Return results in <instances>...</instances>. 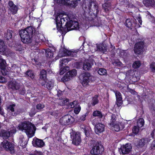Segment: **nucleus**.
Segmentation results:
<instances>
[{
    "label": "nucleus",
    "mask_w": 155,
    "mask_h": 155,
    "mask_svg": "<svg viewBox=\"0 0 155 155\" xmlns=\"http://www.w3.org/2000/svg\"><path fill=\"white\" fill-rule=\"evenodd\" d=\"M34 32V28L31 26L28 27L24 30H21L19 32V35L21 41L25 43L31 42L33 40V37L32 35Z\"/></svg>",
    "instance_id": "obj_1"
},
{
    "label": "nucleus",
    "mask_w": 155,
    "mask_h": 155,
    "mask_svg": "<svg viewBox=\"0 0 155 155\" xmlns=\"http://www.w3.org/2000/svg\"><path fill=\"white\" fill-rule=\"evenodd\" d=\"M19 130L24 131L29 137H33L35 134V127L34 124L29 121L21 123L18 126Z\"/></svg>",
    "instance_id": "obj_2"
},
{
    "label": "nucleus",
    "mask_w": 155,
    "mask_h": 155,
    "mask_svg": "<svg viewBox=\"0 0 155 155\" xmlns=\"http://www.w3.org/2000/svg\"><path fill=\"white\" fill-rule=\"evenodd\" d=\"M68 17L69 21H67L66 23V27L64 28V29L61 32L62 35H64L68 31L73 30H77L79 28V25L77 21V19H74V16L71 17L70 15H68Z\"/></svg>",
    "instance_id": "obj_3"
},
{
    "label": "nucleus",
    "mask_w": 155,
    "mask_h": 155,
    "mask_svg": "<svg viewBox=\"0 0 155 155\" xmlns=\"http://www.w3.org/2000/svg\"><path fill=\"white\" fill-rule=\"evenodd\" d=\"M0 147H3L5 150L9 151L12 153L15 152L14 144L6 140H4L1 143Z\"/></svg>",
    "instance_id": "obj_4"
},
{
    "label": "nucleus",
    "mask_w": 155,
    "mask_h": 155,
    "mask_svg": "<svg viewBox=\"0 0 155 155\" xmlns=\"http://www.w3.org/2000/svg\"><path fill=\"white\" fill-rule=\"evenodd\" d=\"M58 4L66 5L71 7L75 8L78 5V1L81 0H54Z\"/></svg>",
    "instance_id": "obj_5"
},
{
    "label": "nucleus",
    "mask_w": 155,
    "mask_h": 155,
    "mask_svg": "<svg viewBox=\"0 0 155 155\" xmlns=\"http://www.w3.org/2000/svg\"><path fill=\"white\" fill-rule=\"evenodd\" d=\"M93 142V146L92 149L91 150V153L93 155H97L102 153L104 150L102 146L100 147L99 143L97 142L94 141Z\"/></svg>",
    "instance_id": "obj_6"
},
{
    "label": "nucleus",
    "mask_w": 155,
    "mask_h": 155,
    "mask_svg": "<svg viewBox=\"0 0 155 155\" xmlns=\"http://www.w3.org/2000/svg\"><path fill=\"white\" fill-rule=\"evenodd\" d=\"M74 121L73 117L70 115H64L60 118L59 122L62 125H69Z\"/></svg>",
    "instance_id": "obj_7"
},
{
    "label": "nucleus",
    "mask_w": 155,
    "mask_h": 155,
    "mask_svg": "<svg viewBox=\"0 0 155 155\" xmlns=\"http://www.w3.org/2000/svg\"><path fill=\"white\" fill-rule=\"evenodd\" d=\"M71 137L72 140V143L74 144L78 145L80 144L81 141V139L79 133L75 132H71Z\"/></svg>",
    "instance_id": "obj_8"
},
{
    "label": "nucleus",
    "mask_w": 155,
    "mask_h": 155,
    "mask_svg": "<svg viewBox=\"0 0 155 155\" xmlns=\"http://www.w3.org/2000/svg\"><path fill=\"white\" fill-rule=\"evenodd\" d=\"M127 124V120L124 122H117L114 124L112 125H110L112 130H114L118 132L120 130H122L125 127V126Z\"/></svg>",
    "instance_id": "obj_9"
},
{
    "label": "nucleus",
    "mask_w": 155,
    "mask_h": 155,
    "mask_svg": "<svg viewBox=\"0 0 155 155\" xmlns=\"http://www.w3.org/2000/svg\"><path fill=\"white\" fill-rule=\"evenodd\" d=\"M81 83L84 86L88 85L90 80L92 79V77L88 73L83 74L80 76Z\"/></svg>",
    "instance_id": "obj_10"
},
{
    "label": "nucleus",
    "mask_w": 155,
    "mask_h": 155,
    "mask_svg": "<svg viewBox=\"0 0 155 155\" xmlns=\"http://www.w3.org/2000/svg\"><path fill=\"white\" fill-rule=\"evenodd\" d=\"M64 15L61 13H57L55 14V19L56 22V27L57 30L58 31L62 32L64 28L61 27V25L60 23V21Z\"/></svg>",
    "instance_id": "obj_11"
},
{
    "label": "nucleus",
    "mask_w": 155,
    "mask_h": 155,
    "mask_svg": "<svg viewBox=\"0 0 155 155\" xmlns=\"http://www.w3.org/2000/svg\"><path fill=\"white\" fill-rule=\"evenodd\" d=\"M86 7L88 8L89 10L88 12H92V13L93 12L94 14H97L99 12L97 5L95 2L92 1L91 0L89 2V4Z\"/></svg>",
    "instance_id": "obj_12"
},
{
    "label": "nucleus",
    "mask_w": 155,
    "mask_h": 155,
    "mask_svg": "<svg viewBox=\"0 0 155 155\" xmlns=\"http://www.w3.org/2000/svg\"><path fill=\"white\" fill-rule=\"evenodd\" d=\"M77 74L76 71L73 70L67 72L62 78L61 80L63 82L66 81L70 80L73 77L75 76Z\"/></svg>",
    "instance_id": "obj_13"
},
{
    "label": "nucleus",
    "mask_w": 155,
    "mask_h": 155,
    "mask_svg": "<svg viewBox=\"0 0 155 155\" xmlns=\"http://www.w3.org/2000/svg\"><path fill=\"white\" fill-rule=\"evenodd\" d=\"M144 46V42L141 41L137 43L134 45V50L135 53L138 54H140L143 51Z\"/></svg>",
    "instance_id": "obj_14"
},
{
    "label": "nucleus",
    "mask_w": 155,
    "mask_h": 155,
    "mask_svg": "<svg viewBox=\"0 0 155 155\" xmlns=\"http://www.w3.org/2000/svg\"><path fill=\"white\" fill-rule=\"evenodd\" d=\"M15 104H13L9 105L7 107L8 114L11 116H16L19 114V112L18 110L15 109Z\"/></svg>",
    "instance_id": "obj_15"
},
{
    "label": "nucleus",
    "mask_w": 155,
    "mask_h": 155,
    "mask_svg": "<svg viewBox=\"0 0 155 155\" xmlns=\"http://www.w3.org/2000/svg\"><path fill=\"white\" fill-rule=\"evenodd\" d=\"M132 146L130 143H127L121 147L120 152L123 154H127L131 150Z\"/></svg>",
    "instance_id": "obj_16"
},
{
    "label": "nucleus",
    "mask_w": 155,
    "mask_h": 155,
    "mask_svg": "<svg viewBox=\"0 0 155 155\" xmlns=\"http://www.w3.org/2000/svg\"><path fill=\"white\" fill-rule=\"evenodd\" d=\"M62 52L63 53L62 54L60 53L58 54V55L59 57H61L66 55L73 57L77 56V52L75 51H71L64 49H63Z\"/></svg>",
    "instance_id": "obj_17"
},
{
    "label": "nucleus",
    "mask_w": 155,
    "mask_h": 155,
    "mask_svg": "<svg viewBox=\"0 0 155 155\" xmlns=\"http://www.w3.org/2000/svg\"><path fill=\"white\" fill-rule=\"evenodd\" d=\"M105 127L103 124L101 123L96 124L94 128L95 133L97 134L102 133L104 130Z\"/></svg>",
    "instance_id": "obj_18"
},
{
    "label": "nucleus",
    "mask_w": 155,
    "mask_h": 155,
    "mask_svg": "<svg viewBox=\"0 0 155 155\" xmlns=\"http://www.w3.org/2000/svg\"><path fill=\"white\" fill-rule=\"evenodd\" d=\"M19 84L15 81H10L8 84V87L13 90H17L19 89Z\"/></svg>",
    "instance_id": "obj_19"
},
{
    "label": "nucleus",
    "mask_w": 155,
    "mask_h": 155,
    "mask_svg": "<svg viewBox=\"0 0 155 155\" xmlns=\"http://www.w3.org/2000/svg\"><path fill=\"white\" fill-rule=\"evenodd\" d=\"M32 144L34 146L38 147H42L45 145V143L41 139L37 138L33 141Z\"/></svg>",
    "instance_id": "obj_20"
},
{
    "label": "nucleus",
    "mask_w": 155,
    "mask_h": 155,
    "mask_svg": "<svg viewBox=\"0 0 155 155\" xmlns=\"http://www.w3.org/2000/svg\"><path fill=\"white\" fill-rule=\"evenodd\" d=\"M42 86H44L48 89H51L54 87V81H46V82H41Z\"/></svg>",
    "instance_id": "obj_21"
},
{
    "label": "nucleus",
    "mask_w": 155,
    "mask_h": 155,
    "mask_svg": "<svg viewBox=\"0 0 155 155\" xmlns=\"http://www.w3.org/2000/svg\"><path fill=\"white\" fill-rule=\"evenodd\" d=\"M9 8L13 14H15L18 11V8L12 1H9L8 3Z\"/></svg>",
    "instance_id": "obj_22"
},
{
    "label": "nucleus",
    "mask_w": 155,
    "mask_h": 155,
    "mask_svg": "<svg viewBox=\"0 0 155 155\" xmlns=\"http://www.w3.org/2000/svg\"><path fill=\"white\" fill-rule=\"evenodd\" d=\"M96 47L97 49L95 50L94 51H99L103 53H105L107 51L106 46L104 44H97Z\"/></svg>",
    "instance_id": "obj_23"
},
{
    "label": "nucleus",
    "mask_w": 155,
    "mask_h": 155,
    "mask_svg": "<svg viewBox=\"0 0 155 155\" xmlns=\"http://www.w3.org/2000/svg\"><path fill=\"white\" fill-rule=\"evenodd\" d=\"M40 83L46 82L47 79L46 72L44 70H42L40 74Z\"/></svg>",
    "instance_id": "obj_24"
},
{
    "label": "nucleus",
    "mask_w": 155,
    "mask_h": 155,
    "mask_svg": "<svg viewBox=\"0 0 155 155\" xmlns=\"http://www.w3.org/2000/svg\"><path fill=\"white\" fill-rule=\"evenodd\" d=\"M116 98V103L117 106H120L122 103V97L121 94L118 91H116L115 92Z\"/></svg>",
    "instance_id": "obj_25"
},
{
    "label": "nucleus",
    "mask_w": 155,
    "mask_h": 155,
    "mask_svg": "<svg viewBox=\"0 0 155 155\" xmlns=\"http://www.w3.org/2000/svg\"><path fill=\"white\" fill-rule=\"evenodd\" d=\"M143 3L147 7H155V0H143Z\"/></svg>",
    "instance_id": "obj_26"
},
{
    "label": "nucleus",
    "mask_w": 155,
    "mask_h": 155,
    "mask_svg": "<svg viewBox=\"0 0 155 155\" xmlns=\"http://www.w3.org/2000/svg\"><path fill=\"white\" fill-rule=\"evenodd\" d=\"M135 144L138 147H142L145 144L144 139H138L135 141Z\"/></svg>",
    "instance_id": "obj_27"
},
{
    "label": "nucleus",
    "mask_w": 155,
    "mask_h": 155,
    "mask_svg": "<svg viewBox=\"0 0 155 155\" xmlns=\"http://www.w3.org/2000/svg\"><path fill=\"white\" fill-rule=\"evenodd\" d=\"M15 35V33L12 30H8L5 34V37L7 39L11 38L13 35Z\"/></svg>",
    "instance_id": "obj_28"
},
{
    "label": "nucleus",
    "mask_w": 155,
    "mask_h": 155,
    "mask_svg": "<svg viewBox=\"0 0 155 155\" xmlns=\"http://www.w3.org/2000/svg\"><path fill=\"white\" fill-rule=\"evenodd\" d=\"M93 64H91L88 61H85L83 64V68L85 71L89 70L91 68Z\"/></svg>",
    "instance_id": "obj_29"
},
{
    "label": "nucleus",
    "mask_w": 155,
    "mask_h": 155,
    "mask_svg": "<svg viewBox=\"0 0 155 155\" xmlns=\"http://www.w3.org/2000/svg\"><path fill=\"white\" fill-rule=\"evenodd\" d=\"M42 37L43 36L41 34H35L34 35V37L33 38V40L35 42L38 43L42 40Z\"/></svg>",
    "instance_id": "obj_30"
},
{
    "label": "nucleus",
    "mask_w": 155,
    "mask_h": 155,
    "mask_svg": "<svg viewBox=\"0 0 155 155\" xmlns=\"http://www.w3.org/2000/svg\"><path fill=\"white\" fill-rule=\"evenodd\" d=\"M7 47L4 41L0 39V52H4L6 51Z\"/></svg>",
    "instance_id": "obj_31"
},
{
    "label": "nucleus",
    "mask_w": 155,
    "mask_h": 155,
    "mask_svg": "<svg viewBox=\"0 0 155 155\" xmlns=\"http://www.w3.org/2000/svg\"><path fill=\"white\" fill-rule=\"evenodd\" d=\"M6 63L5 60L0 59V68L2 69L1 72L2 74H4L3 72L5 71Z\"/></svg>",
    "instance_id": "obj_32"
},
{
    "label": "nucleus",
    "mask_w": 155,
    "mask_h": 155,
    "mask_svg": "<svg viewBox=\"0 0 155 155\" xmlns=\"http://www.w3.org/2000/svg\"><path fill=\"white\" fill-rule=\"evenodd\" d=\"M19 143L20 145L22 146H25L27 143L26 140L22 135H21L20 136Z\"/></svg>",
    "instance_id": "obj_33"
},
{
    "label": "nucleus",
    "mask_w": 155,
    "mask_h": 155,
    "mask_svg": "<svg viewBox=\"0 0 155 155\" xmlns=\"http://www.w3.org/2000/svg\"><path fill=\"white\" fill-rule=\"evenodd\" d=\"M110 118V122L109 124L110 126L114 124L117 122H116V117L115 114H111Z\"/></svg>",
    "instance_id": "obj_34"
},
{
    "label": "nucleus",
    "mask_w": 155,
    "mask_h": 155,
    "mask_svg": "<svg viewBox=\"0 0 155 155\" xmlns=\"http://www.w3.org/2000/svg\"><path fill=\"white\" fill-rule=\"evenodd\" d=\"M69 61L68 58H62L60 61V65H62L63 67H65Z\"/></svg>",
    "instance_id": "obj_35"
},
{
    "label": "nucleus",
    "mask_w": 155,
    "mask_h": 155,
    "mask_svg": "<svg viewBox=\"0 0 155 155\" xmlns=\"http://www.w3.org/2000/svg\"><path fill=\"white\" fill-rule=\"evenodd\" d=\"M1 134L4 139H7L11 135L9 131H7L5 130L2 131Z\"/></svg>",
    "instance_id": "obj_36"
},
{
    "label": "nucleus",
    "mask_w": 155,
    "mask_h": 155,
    "mask_svg": "<svg viewBox=\"0 0 155 155\" xmlns=\"http://www.w3.org/2000/svg\"><path fill=\"white\" fill-rule=\"evenodd\" d=\"M103 8L106 12L108 11L110 8L111 4L109 3H106L105 2V3L103 5Z\"/></svg>",
    "instance_id": "obj_37"
},
{
    "label": "nucleus",
    "mask_w": 155,
    "mask_h": 155,
    "mask_svg": "<svg viewBox=\"0 0 155 155\" xmlns=\"http://www.w3.org/2000/svg\"><path fill=\"white\" fill-rule=\"evenodd\" d=\"M93 115L94 117H97L100 118H102L104 116L98 110L94 111L93 113Z\"/></svg>",
    "instance_id": "obj_38"
},
{
    "label": "nucleus",
    "mask_w": 155,
    "mask_h": 155,
    "mask_svg": "<svg viewBox=\"0 0 155 155\" xmlns=\"http://www.w3.org/2000/svg\"><path fill=\"white\" fill-rule=\"evenodd\" d=\"M134 71V70H130L128 71L126 73V76L129 77L130 78L134 77H136V76L135 75Z\"/></svg>",
    "instance_id": "obj_39"
},
{
    "label": "nucleus",
    "mask_w": 155,
    "mask_h": 155,
    "mask_svg": "<svg viewBox=\"0 0 155 155\" xmlns=\"http://www.w3.org/2000/svg\"><path fill=\"white\" fill-rule=\"evenodd\" d=\"M59 104L61 105H64L68 104H69L68 99L64 98L62 99H59Z\"/></svg>",
    "instance_id": "obj_40"
},
{
    "label": "nucleus",
    "mask_w": 155,
    "mask_h": 155,
    "mask_svg": "<svg viewBox=\"0 0 155 155\" xmlns=\"http://www.w3.org/2000/svg\"><path fill=\"white\" fill-rule=\"evenodd\" d=\"M144 124V120L143 118L139 119L137 122V126L138 127H142Z\"/></svg>",
    "instance_id": "obj_41"
},
{
    "label": "nucleus",
    "mask_w": 155,
    "mask_h": 155,
    "mask_svg": "<svg viewBox=\"0 0 155 155\" xmlns=\"http://www.w3.org/2000/svg\"><path fill=\"white\" fill-rule=\"evenodd\" d=\"M25 74L27 76L29 77L32 79H33L35 77V75L32 71L29 70L25 72Z\"/></svg>",
    "instance_id": "obj_42"
},
{
    "label": "nucleus",
    "mask_w": 155,
    "mask_h": 155,
    "mask_svg": "<svg viewBox=\"0 0 155 155\" xmlns=\"http://www.w3.org/2000/svg\"><path fill=\"white\" fill-rule=\"evenodd\" d=\"M44 50L45 51V55L47 57H51L53 56V53L50 49H48L46 50L44 49Z\"/></svg>",
    "instance_id": "obj_43"
},
{
    "label": "nucleus",
    "mask_w": 155,
    "mask_h": 155,
    "mask_svg": "<svg viewBox=\"0 0 155 155\" xmlns=\"http://www.w3.org/2000/svg\"><path fill=\"white\" fill-rule=\"evenodd\" d=\"M60 69L59 74L60 75L63 74L67 70H68V67L67 66L64 67L62 65H60Z\"/></svg>",
    "instance_id": "obj_44"
},
{
    "label": "nucleus",
    "mask_w": 155,
    "mask_h": 155,
    "mask_svg": "<svg viewBox=\"0 0 155 155\" xmlns=\"http://www.w3.org/2000/svg\"><path fill=\"white\" fill-rule=\"evenodd\" d=\"M99 101L98 99V96L97 95L95 96L93 98L92 101V104L93 106H94L97 104L98 102Z\"/></svg>",
    "instance_id": "obj_45"
},
{
    "label": "nucleus",
    "mask_w": 155,
    "mask_h": 155,
    "mask_svg": "<svg viewBox=\"0 0 155 155\" xmlns=\"http://www.w3.org/2000/svg\"><path fill=\"white\" fill-rule=\"evenodd\" d=\"M141 64L140 61H135L133 64V67L134 68H139Z\"/></svg>",
    "instance_id": "obj_46"
},
{
    "label": "nucleus",
    "mask_w": 155,
    "mask_h": 155,
    "mask_svg": "<svg viewBox=\"0 0 155 155\" xmlns=\"http://www.w3.org/2000/svg\"><path fill=\"white\" fill-rule=\"evenodd\" d=\"M78 104L77 101H74L73 102L69 103V107L71 108H74L75 106H76Z\"/></svg>",
    "instance_id": "obj_47"
},
{
    "label": "nucleus",
    "mask_w": 155,
    "mask_h": 155,
    "mask_svg": "<svg viewBox=\"0 0 155 155\" xmlns=\"http://www.w3.org/2000/svg\"><path fill=\"white\" fill-rule=\"evenodd\" d=\"M126 26L128 28L131 27L132 25V22L130 19H127L126 21Z\"/></svg>",
    "instance_id": "obj_48"
},
{
    "label": "nucleus",
    "mask_w": 155,
    "mask_h": 155,
    "mask_svg": "<svg viewBox=\"0 0 155 155\" xmlns=\"http://www.w3.org/2000/svg\"><path fill=\"white\" fill-rule=\"evenodd\" d=\"M98 72L101 75H104L106 73V71L104 69L100 68Z\"/></svg>",
    "instance_id": "obj_49"
},
{
    "label": "nucleus",
    "mask_w": 155,
    "mask_h": 155,
    "mask_svg": "<svg viewBox=\"0 0 155 155\" xmlns=\"http://www.w3.org/2000/svg\"><path fill=\"white\" fill-rule=\"evenodd\" d=\"M81 110V107L79 105H78V107H76L74 110V112L76 114H78L80 112Z\"/></svg>",
    "instance_id": "obj_50"
},
{
    "label": "nucleus",
    "mask_w": 155,
    "mask_h": 155,
    "mask_svg": "<svg viewBox=\"0 0 155 155\" xmlns=\"http://www.w3.org/2000/svg\"><path fill=\"white\" fill-rule=\"evenodd\" d=\"M139 128L138 127L134 126L133 129V131L134 134H137L139 131Z\"/></svg>",
    "instance_id": "obj_51"
},
{
    "label": "nucleus",
    "mask_w": 155,
    "mask_h": 155,
    "mask_svg": "<svg viewBox=\"0 0 155 155\" xmlns=\"http://www.w3.org/2000/svg\"><path fill=\"white\" fill-rule=\"evenodd\" d=\"M113 64L116 66H120L122 65V63L119 61L117 60L113 62Z\"/></svg>",
    "instance_id": "obj_52"
},
{
    "label": "nucleus",
    "mask_w": 155,
    "mask_h": 155,
    "mask_svg": "<svg viewBox=\"0 0 155 155\" xmlns=\"http://www.w3.org/2000/svg\"><path fill=\"white\" fill-rule=\"evenodd\" d=\"M36 113V111L34 108H32L30 112V115L31 117L33 116Z\"/></svg>",
    "instance_id": "obj_53"
},
{
    "label": "nucleus",
    "mask_w": 155,
    "mask_h": 155,
    "mask_svg": "<svg viewBox=\"0 0 155 155\" xmlns=\"http://www.w3.org/2000/svg\"><path fill=\"white\" fill-rule=\"evenodd\" d=\"M44 105L43 104H37L36 106V108L37 109L40 110L42 109L44 107Z\"/></svg>",
    "instance_id": "obj_54"
},
{
    "label": "nucleus",
    "mask_w": 155,
    "mask_h": 155,
    "mask_svg": "<svg viewBox=\"0 0 155 155\" xmlns=\"http://www.w3.org/2000/svg\"><path fill=\"white\" fill-rule=\"evenodd\" d=\"M86 116V114L82 115L80 117L79 119V120H80V121H84L85 120V117Z\"/></svg>",
    "instance_id": "obj_55"
},
{
    "label": "nucleus",
    "mask_w": 155,
    "mask_h": 155,
    "mask_svg": "<svg viewBox=\"0 0 155 155\" xmlns=\"http://www.w3.org/2000/svg\"><path fill=\"white\" fill-rule=\"evenodd\" d=\"M150 68L153 72H155V63L153 62L150 65Z\"/></svg>",
    "instance_id": "obj_56"
},
{
    "label": "nucleus",
    "mask_w": 155,
    "mask_h": 155,
    "mask_svg": "<svg viewBox=\"0 0 155 155\" xmlns=\"http://www.w3.org/2000/svg\"><path fill=\"white\" fill-rule=\"evenodd\" d=\"M15 49L17 51H20L21 50V45L20 44H18L17 45H16L15 46Z\"/></svg>",
    "instance_id": "obj_57"
},
{
    "label": "nucleus",
    "mask_w": 155,
    "mask_h": 155,
    "mask_svg": "<svg viewBox=\"0 0 155 155\" xmlns=\"http://www.w3.org/2000/svg\"><path fill=\"white\" fill-rule=\"evenodd\" d=\"M67 20V19L66 18H64L63 16L62 17L60 21V23L61 25V27H62V25L63 23H64V21H65V20Z\"/></svg>",
    "instance_id": "obj_58"
},
{
    "label": "nucleus",
    "mask_w": 155,
    "mask_h": 155,
    "mask_svg": "<svg viewBox=\"0 0 155 155\" xmlns=\"http://www.w3.org/2000/svg\"><path fill=\"white\" fill-rule=\"evenodd\" d=\"M16 128H14L12 129V130H10V131H9V133H10V135H12L13 134H14L16 133Z\"/></svg>",
    "instance_id": "obj_59"
},
{
    "label": "nucleus",
    "mask_w": 155,
    "mask_h": 155,
    "mask_svg": "<svg viewBox=\"0 0 155 155\" xmlns=\"http://www.w3.org/2000/svg\"><path fill=\"white\" fill-rule=\"evenodd\" d=\"M127 90L128 91H129L132 94H135L136 93V92L133 89H131L130 88H128Z\"/></svg>",
    "instance_id": "obj_60"
},
{
    "label": "nucleus",
    "mask_w": 155,
    "mask_h": 155,
    "mask_svg": "<svg viewBox=\"0 0 155 155\" xmlns=\"http://www.w3.org/2000/svg\"><path fill=\"white\" fill-rule=\"evenodd\" d=\"M5 78L2 76H0V82L3 83L5 82Z\"/></svg>",
    "instance_id": "obj_61"
},
{
    "label": "nucleus",
    "mask_w": 155,
    "mask_h": 155,
    "mask_svg": "<svg viewBox=\"0 0 155 155\" xmlns=\"http://www.w3.org/2000/svg\"><path fill=\"white\" fill-rule=\"evenodd\" d=\"M82 63L81 62H76L75 63V65L77 66V68H79L82 65Z\"/></svg>",
    "instance_id": "obj_62"
},
{
    "label": "nucleus",
    "mask_w": 155,
    "mask_h": 155,
    "mask_svg": "<svg viewBox=\"0 0 155 155\" xmlns=\"http://www.w3.org/2000/svg\"><path fill=\"white\" fill-rule=\"evenodd\" d=\"M98 122V120L97 119H94L92 121V123L93 125H96V124Z\"/></svg>",
    "instance_id": "obj_63"
},
{
    "label": "nucleus",
    "mask_w": 155,
    "mask_h": 155,
    "mask_svg": "<svg viewBox=\"0 0 155 155\" xmlns=\"http://www.w3.org/2000/svg\"><path fill=\"white\" fill-rule=\"evenodd\" d=\"M151 135L153 138L155 139V129L152 132Z\"/></svg>",
    "instance_id": "obj_64"
}]
</instances>
